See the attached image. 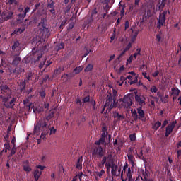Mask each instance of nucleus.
I'll return each mask as SVG.
<instances>
[{
  "instance_id": "1",
  "label": "nucleus",
  "mask_w": 181,
  "mask_h": 181,
  "mask_svg": "<svg viewBox=\"0 0 181 181\" xmlns=\"http://www.w3.org/2000/svg\"><path fill=\"white\" fill-rule=\"evenodd\" d=\"M37 125L42 130L40 136L41 139H45L46 135L49 134V127H50V122H46L45 119H40L37 122Z\"/></svg>"
},
{
  "instance_id": "2",
  "label": "nucleus",
  "mask_w": 181,
  "mask_h": 181,
  "mask_svg": "<svg viewBox=\"0 0 181 181\" xmlns=\"http://www.w3.org/2000/svg\"><path fill=\"white\" fill-rule=\"evenodd\" d=\"M11 99V100L9 102V100ZM3 103L4 106L6 107V108H13L15 107V103H16V98L13 97L12 95L8 94L6 96H4L3 98Z\"/></svg>"
},
{
  "instance_id": "3",
  "label": "nucleus",
  "mask_w": 181,
  "mask_h": 181,
  "mask_svg": "<svg viewBox=\"0 0 181 181\" xmlns=\"http://www.w3.org/2000/svg\"><path fill=\"white\" fill-rule=\"evenodd\" d=\"M13 11H0V23H4V22H7V21H11V19H13Z\"/></svg>"
},
{
  "instance_id": "4",
  "label": "nucleus",
  "mask_w": 181,
  "mask_h": 181,
  "mask_svg": "<svg viewBox=\"0 0 181 181\" xmlns=\"http://www.w3.org/2000/svg\"><path fill=\"white\" fill-rule=\"evenodd\" d=\"M170 15L169 10H165L163 13H160L158 18V24L157 25L158 29H160L162 26H165V22H166V15Z\"/></svg>"
},
{
  "instance_id": "5",
  "label": "nucleus",
  "mask_w": 181,
  "mask_h": 181,
  "mask_svg": "<svg viewBox=\"0 0 181 181\" xmlns=\"http://www.w3.org/2000/svg\"><path fill=\"white\" fill-rule=\"evenodd\" d=\"M124 173H126L127 178L125 180L122 178V181H127V179H129V181H134V179H132V175L131 173V167H129V165H128L127 163L123 167V170L121 173L122 177L124 175Z\"/></svg>"
},
{
  "instance_id": "6",
  "label": "nucleus",
  "mask_w": 181,
  "mask_h": 181,
  "mask_svg": "<svg viewBox=\"0 0 181 181\" xmlns=\"http://www.w3.org/2000/svg\"><path fill=\"white\" fill-rule=\"evenodd\" d=\"M18 11L20 13L19 14H18V18L19 19H22V21H23V19H25V18H26V15H27L28 12L30 11V7L26 6L24 8L22 5H20L18 7Z\"/></svg>"
},
{
  "instance_id": "7",
  "label": "nucleus",
  "mask_w": 181,
  "mask_h": 181,
  "mask_svg": "<svg viewBox=\"0 0 181 181\" xmlns=\"http://www.w3.org/2000/svg\"><path fill=\"white\" fill-rule=\"evenodd\" d=\"M151 173H149V170L148 169L145 168L140 170V177L141 179V181H153L152 177H151Z\"/></svg>"
},
{
  "instance_id": "8",
  "label": "nucleus",
  "mask_w": 181,
  "mask_h": 181,
  "mask_svg": "<svg viewBox=\"0 0 181 181\" xmlns=\"http://www.w3.org/2000/svg\"><path fill=\"white\" fill-rule=\"evenodd\" d=\"M105 155V151L103 148V146H98L95 147L92 152L93 156H99V158H103Z\"/></svg>"
},
{
  "instance_id": "9",
  "label": "nucleus",
  "mask_w": 181,
  "mask_h": 181,
  "mask_svg": "<svg viewBox=\"0 0 181 181\" xmlns=\"http://www.w3.org/2000/svg\"><path fill=\"white\" fill-rule=\"evenodd\" d=\"M132 105V99L128 95L124 96L122 102V106L124 108H130Z\"/></svg>"
},
{
  "instance_id": "10",
  "label": "nucleus",
  "mask_w": 181,
  "mask_h": 181,
  "mask_svg": "<svg viewBox=\"0 0 181 181\" xmlns=\"http://www.w3.org/2000/svg\"><path fill=\"white\" fill-rule=\"evenodd\" d=\"M134 94L135 101L139 103V105H141V107H142V105H145V100L146 99L144 95L141 93H138V92H134Z\"/></svg>"
},
{
  "instance_id": "11",
  "label": "nucleus",
  "mask_w": 181,
  "mask_h": 181,
  "mask_svg": "<svg viewBox=\"0 0 181 181\" xmlns=\"http://www.w3.org/2000/svg\"><path fill=\"white\" fill-rule=\"evenodd\" d=\"M176 124H177V121L175 120L171 124H168L165 128V136L168 138L172 132H173V129L176 127Z\"/></svg>"
},
{
  "instance_id": "12",
  "label": "nucleus",
  "mask_w": 181,
  "mask_h": 181,
  "mask_svg": "<svg viewBox=\"0 0 181 181\" xmlns=\"http://www.w3.org/2000/svg\"><path fill=\"white\" fill-rule=\"evenodd\" d=\"M117 98H113V102L106 99V102L103 107V110L108 107V110H112V108H117Z\"/></svg>"
},
{
  "instance_id": "13",
  "label": "nucleus",
  "mask_w": 181,
  "mask_h": 181,
  "mask_svg": "<svg viewBox=\"0 0 181 181\" xmlns=\"http://www.w3.org/2000/svg\"><path fill=\"white\" fill-rule=\"evenodd\" d=\"M42 36H45V37H49L50 36V29L47 28L45 24L42 25V28L40 29Z\"/></svg>"
},
{
  "instance_id": "14",
  "label": "nucleus",
  "mask_w": 181,
  "mask_h": 181,
  "mask_svg": "<svg viewBox=\"0 0 181 181\" xmlns=\"http://www.w3.org/2000/svg\"><path fill=\"white\" fill-rule=\"evenodd\" d=\"M111 173L112 176H119V173H121V168L118 170V174H117V170L118 169V166L115 165V163H112L111 166Z\"/></svg>"
},
{
  "instance_id": "15",
  "label": "nucleus",
  "mask_w": 181,
  "mask_h": 181,
  "mask_svg": "<svg viewBox=\"0 0 181 181\" xmlns=\"http://www.w3.org/2000/svg\"><path fill=\"white\" fill-rule=\"evenodd\" d=\"M137 114L139 115V119L141 121H145V112L142 110L141 107L137 108Z\"/></svg>"
},
{
  "instance_id": "16",
  "label": "nucleus",
  "mask_w": 181,
  "mask_h": 181,
  "mask_svg": "<svg viewBox=\"0 0 181 181\" xmlns=\"http://www.w3.org/2000/svg\"><path fill=\"white\" fill-rule=\"evenodd\" d=\"M113 117L116 118L117 121H124L125 116L124 115H119L118 112H113Z\"/></svg>"
},
{
  "instance_id": "17",
  "label": "nucleus",
  "mask_w": 181,
  "mask_h": 181,
  "mask_svg": "<svg viewBox=\"0 0 181 181\" xmlns=\"http://www.w3.org/2000/svg\"><path fill=\"white\" fill-rule=\"evenodd\" d=\"M42 175V171H40L39 169H35L34 171V179L35 181H39V177Z\"/></svg>"
},
{
  "instance_id": "18",
  "label": "nucleus",
  "mask_w": 181,
  "mask_h": 181,
  "mask_svg": "<svg viewBox=\"0 0 181 181\" xmlns=\"http://www.w3.org/2000/svg\"><path fill=\"white\" fill-rule=\"evenodd\" d=\"M106 139H107L106 137H103L101 136V137L99 139V140H98L95 142V145H98V146H100V145H104L105 144Z\"/></svg>"
},
{
  "instance_id": "19",
  "label": "nucleus",
  "mask_w": 181,
  "mask_h": 181,
  "mask_svg": "<svg viewBox=\"0 0 181 181\" xmlns=\"http://www.w3.org/2000/svg\"><path fill=\"white\" fill-rule=\"evenodd\" d=\"M76 169H83V156H81L76 163Z\"/></svg>"
},
{
  "instance_id": "20",
  "label": "nucleus",
  "mask_w": 181,
  "mask_h": 181,
  "mask_svg": "<svg viewBox=\"0 0 181 181\" xmlns=\"http://www.w3.org/2000/svg\"><path fill=\"white\" fill-rule=\"evenodd\" d=\"M107 159H109V160H111L112 159V154H108L107 156H103L101 163L102 165H105L107 163Z\"/></svg>"
},
{
  "instance_id": "21",
  "label": "nucleus",
  "mask_w": 181,
  "mask_h": 181,
  "mask_svg": "<svg viewBox=\"0 0 181 181\" xmlns=\"http://www.w3.org/2000/svg\"><path fill=\"white\" fill-rule=\"evenodd\" d=\"M127 158L129 162L131 163V165H132V166H134V160H135V157H134V154H132V153H128Z\"/></svg>"
},
{
  "instance_id": "22",
  "label": "nucleus",
  "mask_w": 181,
  "mask_h": 181,
  "mask_svg": "<svg viewBox=\"0 0 181 181\" xmlns=\"http://www.w3.org/2000/svg\"><path fill=\"white\" fill-rule=\"evenodd\" d=\"M0 88L1 91V94L6 93L11 90L9 88V86H8V85H1Z\"/></svg>"
},
{
  "instance_id": "23",
  "label": "nucleus",
  "mask_w": 181,
  "mask_h": 181,
  "mask_svg": "<svg viewBox=\"0 0 181 181\" xmlns=\"http://www.w3.org/2000/svg\"><path fill=\"white\" fill-rule=\"evenodd\" d=\"M105 173V170L102 169L100 172L96 171L95 172V176L96 179H101L103 177V175Z\"/></svg>"
},
{
  "instance_id": "24",
  "label": "nucleus",
  "mask_w": 181,
  "mask_h": 181,
  "mask_svg": "<svg viewBox=\"0 0 181 181\" xmlns=\"http://www.w3.org/2000/svg\"><path fill=\"white\" fill-rule=\"evenodd\" d=\"M160 127H162V122L160 121H157L152 124V128L154 129V131H158Z\"/></svg>"
},
{
  "instance_id": "25",
  "label": "nucleus",
  "mask_w": 181,
  "mask_h": 181,
  "mask_svg": "<svg viewBox=\"0 0 181 181\" xmlns=\"http://www.w3.org/2000/svg\"><path fill=\"white\" fill-rule=\"evenodd\" d=\"M14 74H21V73H25V69L23 68H21L17 66L13 70Z\"/></svg>"
},
{
  "instance_id": "26",
  "label": "nucleus",
  "mask_w": 181,
  "mask_h": 181,
  "mask_svg": "<svg viewBox=\"0 0 181 181\" xmlns=\"http://www.w3.org/2000/svg\"><path fill=\"white\" fill-rule=\"evenodd\" d=\"M107 135H108V129H107V127L103 126L101 136L107 138Z\"/></svg>"
},
{
  "instance_id": "27",
  "label": "nucleus",
  "mask_w": 181,
  "mask_h": 181,
  "mask_svg": "<svg viewBox=\"0 0 181 181\" xmlns=\"http://www.w3.org/2000/svg\"><path fill=\"white\" fill-rule=\"evenodd\" d=\"M21 60H22V59H21V57H16L12 62L13 66H18V64H19V63H21Z\"/></svg>"
},
{
  "instance_id": "28",
  "label": "nucleus",
  "mask_w": 181,
  "mask_h": 181,
  "mask_svg": "<svg viewBox=\"0 0 181 181\" xmlns=\"http://www.w3.org/2000/svg\"><path fill=\"white\" fill-rule=\"evenodd\" d=\"M62 49H64V42L59 43L55 47V50L57 52H59V50H62Z\"/></svg>"
},
{
  "instance_id": "29",
  "label": "nucleus",
  "mask_w": 181,
  "mask_h": 181,
  "mask_svg": "<svg viewBox=\"0 0 181 181\" xmlns=\"http://www.w3.org/2000/svg\"><path fill=\"white\" fill-rule=\"evenodd\" d=\"M41 130L42 129L37 126V124H36V125L34 126L33 134H35V135H40Z\"/></svg>"
},
{
  "instance_id": "30",
  "label": "nucleus",
  "mask_w": 181,
  "mask_h": 181,
  "mask_svg": "<svg viewBox=\"0 0 181 181\" xmlns=\"http://www.w3.org/2000/svg\"><path fill=\"white\" fill-rule=\"evenodd\" d=\"M83 69H84V66H83L76 67V68L74 69V73H75V74H79V73H81V71H83Z\"/></svg>"
},
{
  "instance_id": "31",
  "label": "nucleus",
  "mask_w": 181,
  "mask_h": 181,
  "mask_svg": "<svg viewBox=\"0 0 181 181\" xmlns=\"http://www.w3.org/2000/svg\"><path fill=\"white\" fill-rule=\"evenodd\" d=\"M19 46H21V42H19V41L18 40H15L13 42V45L11 47L12 50H15L16 49H18V47H19Z\"/></svg>"
},
{
  "instance_id": "32",
  "label": "nucleus",
  "mask_w": 181,
  "mask_h": 181,
  "mask_svg": "<svg viewBox=\"0 0 181 181\" xmlns=\"http://www.w3.org/2000/svg\"><path fill=\"white\" fill-rule=\"evenodd\" d=\"M23 169L24 172H27L28 173H29V172H32V168H30L28 164L23 165Z\"/></svg>"
},
{
  "instance_id": "33",
  "label": "nucleus",
  "mask_w": 181,
  "mask_h": 181,
  "mask_svg": "<svg viewBox=\"0 0 181 181\" xmlns=\"http://www.w3.org/2000/svg\"><path fill=\"white\" fill-rule=\"evenodd\" d=\"M93 69H94V65L89 64L87 65V66L85 68L84 71L85 72H88V71H91V70H93Z\"/></svg>"
},
{
  "instance_id": "34",
  "label": "nucleus",
  "mask_w": 181,
  "mask_h": 181,
  "mask_svg": "<svg viewBox=\"0 0 181 181\" xmlns=\"http://www.w3.org/2000/svg\"><path fill=\"white\" fill-rule=\"evenodd\" d=\"M165 6H166V0H162L160 5L158 6L159 11H163Z\"/></svg>"
},
{
  "instance_id": "35",
  "label": "nucleus",
  "mask_w": 181,
  "mask_h": 181,
  "mask_svg": "<svg viewBox=\"0 0 181 181\" xmlns=\"http://www.w3.org/2000/svg\"><path fill=\"white\" fill-rule=\"evenodd\" d=\"M11 149V144L9 141H7V143L4 144V152L6 153Z\"/></svg>"
},
{
  "instance_id": "36",
  "label": "nucleus",
  "mask_w": 181,
  "mask_h": 181,
  "mask_svg": "<svg viewBox=\"0 0 181 181\" xmlns=\"http://www.w3.org/2000/svg\"><path fill=\"white\" fill-rule=\"evenodd\" d=\"M132 116L134 117V121L138 119V112H136V110H132Z\"/></svg>"
},
{
  "instance_id": "37",
  "label": "nucleus",
  "mask_w": 181,
  "mask_h": 181,
  "mask_svg": "<svg viewBox=\"0 0 181 181\" xmlns=\"http://www.w3.org/2000/svg\"><path fill=\"white\" fill-rule=\"evenodd\" d=\"M56 4V2H54L53 0H51V2L48 3L47 4V6L48 9H51V8H54V4Z\"/></svg>"
},
{
  "instance_id": "38",
  "label": "nucleus",
  "mask_w": 181,
  "mask_h": 181,
  "mask_svg": "<svg viewBox=\"0 0 181 181\" xmlns=\"http://www.w3.org/2000/svg\"><path fill=\"white\" fill-rule=\"evenodd\" d=\"M20 86H21V91H25V88H26V82H25V81H22L20 83Z\"/></svg>"
},
{
  "instance_id": "39",
  "label": "nucleus",
  "mask_w": 181,
  "mask_h": 181,
  "mask_svg": "<svg viewBox=\"0 0 181 181\" xmlns=\"http://www.w3.org/2000/svg\"><path fill=\"white\" fill-rule=\"evenodd\" d=\"M129 138L132 142H134V141L136 140V134H129Z\"/></svg>"
},
{
  "instance_id": "40",
  "label": "nucleus",
  "mask_w": 181,
  "mask_h": 181,
  "mask_svg": "<svg viewBox=\"0 0 181 181\" xmlns=\"http://www.w3.org/2000/svg\"><path fill=\"white\" fill-rule=\"evenodd\" d=\"M17 30L18 32V35H22V33L26 30V27L22 26L20 28H17Z\"/></svg>"
},
{
  "instance_id": "41",
  "label": "nucleus",
  "mask_w": 181,
  "mask_h": 181,
  "mask_svg": "<svg viewBox=\"0 0 181 181\" xmlns=\"http://www.w3.org/2000/svg\"><path fill=\"white\" fill-rule=\"evenodd\" d=\"M106 100L112 103V101H114V96H112V93H109Z\"/></svg>"
},
{
  "instance_id": "42",
  "label": "nucleus",
  "mask_w": 181,
  "mask_h": 181,
  "mask_svg": "<svg viewBox=\"0 0 181 181\" xmlns=\"http://www.w3.org/2000/svg\"><path fill=\"white\" fill-rule=\"evenodd\" d=\"M111 9V7H110V4H107L105 6H103V11L104 12H106V13H108V11Z\"/></svg>"
},
{
  "instance_id": "43",
  "label": "nucleus",
  "mask_w": 181,
  "mask_h": 181,
  "mask_svg": "<svg viewBox=\"0 0 181 181\" xmlns=\"http://www.w3.org/2000/svg\"><path fill=\"white\" fill-rule=\"evenodd\" d=\"M66 23H67V20H63L61 23L59 30H60L63 29V28H64V26H66Z\"/></svg>"
},
{
  "instance_id": "44",
  "label": "nucleus",
  "mask_w": 181,
  "mask_h": 181,
  "mask_svg": "<svg viewBox=\"0 0 181 181\" xmlns=\"http://www.w3.org/2000/svg\"><path fill=\"white\" fill-rule=\"evenodd\" d=\"M136 83H138V76H135L134 79V80L132 79L129 82V84H130V86H132V84H136Z\"/></svg>"
},
{
  "instance_id": "45",
  "label": "nucleus",
  "mask_w": 181,
  "mask_h": 181,
  "mask_svg": "<svg viewBox=\"0 0 181 181\" xmlns=\"http://www.w3.org/2000/svg\"><path fill=\"white\" fill-rule=\"evenodd\" d=\"M168 98H169V96L165 95V97H162L160 100L164 104H166V103H168Z\"/></svg>"
},
{
  "instance_id": "46",
  "label": "nucleus",
  "mask_w": 181,
  "mask_h": 181,
  "mask_svg": "<svg viewBox=\"0 0 181 181\" xmlns=\"http://www.w3.org/2000/svg\"><path fill=\"white\" fill-rule=\"evenodd\" d=\"M142 76H144V78H146L148 81H151V76H148V74H146V72H142Z\"/></svg>"
},
{
  "instance_id": "47",
  "label": "nucleus",
  "mask_w": 181,
  "mask_h": 181,
  "mask_svg": "<svg viewBox=\"0 0 181 181\" xmlns=\"http://www.w3.org/2000/svg\"><path fill=\"white\" fill-rule=\"evenodd\" d=\"M168 124H169V121H168V119H165L163 124H161V129H163V128H165L166 125H168Z\"/></svg>"
},
{
  "instance_id": "48",
  "label": "nucleus",
  "mask_w": 181,
  "mask_h": 181,
  "mask_svg": "<svg viewBox=\"0 0 181 181\" xmlns=\"http://www.w3.org/2000/svg\"><path fill=\"white\" fill-rule=\"evenodd\" d=\"M83 103H90V95H87L82 99Z\"/></svg>"
},
{
  "instance_id": "49",
  "label": "nucleus",
  "mask_w": 181,
  "mask_h": 181,
  "mask_svg": "<svg viewBox=\"0 0 181 181\" xmlns=\"http://www.w3.org/2000/svg\"><path fill=\"white\" fill-rule=\"evenodd\" d=\"M172 91H173V94H174L175 95H179V93H180L179 89L173 88Z\"/></svg>"
},
{
  "instance_id": "50",
  "label": "nucleus",
  "mask_w": 181,
  "mask_h": 181,
  "mask_svg": "<svg viewBox=\"0 0 181 181\" xmlns=\"http://www.w3.org/2000/svg\"><path fill=\"white\" fill-rule=\"evenodd\" d=\"M91 52H93V50H91V49L88 50V49H86V52L82 57L83 59H84V57H87V56H88V54H90V53H91Z\"/></svg>"
},
{
  "instance_id": "51",
  "label": "nucleus",
  "mask_w": 181,
  "mask_h": 181,
  "mask_svg": "<svg viewBox=\"0 0 181 181\" xmlns=\"http://www.w3.org/2000/svg\"><path fill=\"white\" fill-rule=\"evenodd\" d=\"M15 153H16V147H15V145H14L11 151V156H13V155H15Z\"/></svg>"
},
{
  "instance_id": "52",
  "label": "nucleus",
  "mask_w": 181,
  "mask_h": 181,
  "mask_svg": "<svg viewBox=\"0 0 181 181\" xmlns=\"http://www.w3.org/2000/svg\"><path fill=\"white\" fill-rule=\"evenodd\" d=\"M32 76H33V74L32 73V71H30L27 76L28 81H30V80H32Z\"/></svg>"
},
{
  "instance_id": "53",
  "label": "nucleus",
  "mask_w": 181,
  "mask_h": 181,
  "mask_svg": "<svg viewBox=\"0 0 181 181\" xmlns=\"http://www.w3.org/2000/svg\"><path fill=\"white\" fill-rule=\"evenodd\" d=\"M151 93H157L158 92V88H156V86H153V87L151 88Z\"/></svg>"
},
{
  "instance_id": "54",
  "label": "nucleus",
  "mask_w": 181,
  "mask_h": 181,
  "mask_svg": "<svg viewBox=\"0 0 181 181\" xmlns=\"http://www.w3.org/2000/svg\"><path fill=\"white\" fill-rule=\"evenodd\" d=\"M13 4H15V5L17 4L16 0H8V1L7 2L8 5H13Z\"/></svg>"
},
{
  "instance_id": "55",
  "label": "nucleus",
  "mask_w": 181,
  "mask_h": 181,
  "mask_svg": "<svg viewBox=\"0 0 181 181\" xmlns=\"http://www.w3.org/2000/svg\"><path fill=\"white\" fill-rule=\"evenodd\" d=\"M45 63H46V59H44L39 64V69H43V66H45Z\"/></svg>"
},
{
  "instance_id": "56",
  "label": "nucleus",
  "mask_w": 181,
  "mask_h": 181,
  "mask_svg": "<svg viewBox=\"0 0 181 181\" xmlns=\"http://www.w3.org/2000/svg\"><path fill=\"white\" fill-rule=\"evenodd\" d=\"M40 95L42 98H45V97H46V92H45V90L40 91Z\"/></svg>"
},
{
  "instance_id": "57",
  "label": "nucleus",
  "mask_w": 181,
  "mask_h": 181,
  "mask_svg": "<svg viewBox=\"0 0 181 181\" xmlns=\"http://www.w3.org/2000/svg\"><path fill=\"white\" fill-rule=\"evenodd\" d=\"M62 68L60 66L54 71V74H60L62 73Z\"/></svg>"
},
{
  "instance_id": "58",
  "label": "nucleus",
  "mask_w": 181,
  "mask_h": 181,
  "mask_svg": "<svg viewBox=\"0 0 181 181\" xmlns=\"http://www.w3.org/2000/svg\"><path fill=\"white\" fill-rule=\"evenodd\" d=\"M162 39V37H160V34H157L156 35V40H157L158 42H160Z\"/></svg>"
},
{
  "instance_id": "59",
  "label": "nucleus",
  "mask_w": 181,
  "mask_h": 181,
  "mask_svg": "<svg viewBox=\"0 0 181 181\" xmlns=\"http://www.w3.org/2000/svg\"><path fill=\"white\" fill-rule=\"evenodd\" d=\"M124 29L127 30V29H129V21H126L124 24Z\"/></svg>"
},
{
  "instance_id": "60",
  "label": "nucleus",
  "mask_w": 181,
  "mask_h": 181,
  "mask_svg": "<svg viewBox=\"0 0 181 181\" xmlns=\"http://www.w3.org/2000/svg\"><path fill=\"white\" fill-rule=\"evenodd\" d=\"M50 131V135H52V134H56V129H54V127H52L49 129Z\"/></svg>"
},
{
  "instance_id": "61",
  "label": "nucleus",
  "mask_w": 181,
  "mask_h": 181,
  "mask_svg": "<svg viewBox=\"0 0 181 181\" xmlns=\"http://www.w3.org/2000/svg\"><path fill=\"white\" fill-rule=\"evenodd\" d=\"M97 13H98L97 8H94L93 10H92L91 17L93 18V16H95Z\"/></svg>"
},
{
  "instance_id": "62",
  "label": "nucleus",
  "mask_w": 181,
  "mask_h": 181,
  "mask_svg": "<svg viewBox=\"0 0 181 181\" xmlns=\"http://www.w3.org/2000/svg\"><path fill=\"white\" fill-rule=\"evenodd\" d=\"M50 13H52V16H54L56 15V9L54 8H52L49 10Z\"/></svg>"
},
{
  "instance_id": "63",
  "label": "nucleus",
  "mask_w": 181,
  "mask_h": 181,
  "mask_svg": "<svg viewBox=\"0 0 181 181\" xmlns=\"http://www.w3.org/2000/svg\"><path fill=\"white\" fill-rule=\"evenodd\" d=\"M110 39H111L110 43H112V40H115V28L114 33H113V34L112 35Z\"/></svg>"
},
{
  "instance_id": "64",
  "label": "nucleus",
  "mask_w": 181,
  "mask_h": 181,
  "mask_svg": "<svg viewBox=\"0 0 181 181\" xmlns=\"http://www.w3.org/2000/svg\"><path fill=\"white\" fill-rule=\"evenodd\" d=\"M111 166H112V164H110L109 163H106L105 164V167L106 168L107 170H108Z\"/></svg>"
}]
</instances>
